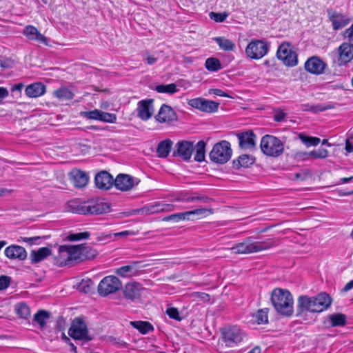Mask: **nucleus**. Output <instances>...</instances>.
<instances>
[{
  "label": "nucleus",
  "instance_id": "16",
  "mask_svg": "<svg viewBox=\"0 0 353 353\" xmlns=\"http://www.w3.org/2000/svg\"><path fill=\"white\" fill-rule=\"evenodd\" d=\"M327 14L335 30L343 28L351 21L350 18L334 10H327Z\"/></svg>",
  "mask_w": 353,
  "mask_h": 353
},
{
  "label": "nucleus",
  "instance_id": "2",
  "mask_svg": "<svg viewBox=\"0 0 353 353\" xmlns=\"http://www.w3.org/2000/svg\"><path fill=\"white\" fill-rule=\"evenodd\" d=\"M68 210L79 214H101L110 210V205L103 199H91L84 202L70 201Z\"/></svg>",
  "mask_w": 353,
  "mask_h": 353
},
{
  "label": "nucleus",
  "instance_id": "47",
  "mask_svg": "<svg viewBox=\"0 0 353 353\" xmlns=\"http://www.w3.org/2000/svg\"><path fill=\"white\" fill-rule=\"evenodd\" d=\"M17 314L21 317L26 319L30 315V309L29 306L24 303H20L16 306Z\"/></svg>",
  "mask_w": 353,
  "mask_h": 353
},
{
  "label": "nucleus",
  "instance_id": "42",
  "mask_svg": "<svg viewBox=\"0 0 353 353\" xmlns=\"http://www.w3.org/2000/svg\"><path fill=\"white\" fill-rule=\"evenodd\" d=\"M155 90L159 93H166L169 94H173L178 92L176 85L174 83L161 84L157 85Z\"/></svg>",
  "mask_w": 353,
  "mask_h": 353
},
{
  "label": "nucleus",
  "instance_id": "45",
  "mask_svg": "<svg viewBox=\"0 0 353 353\" xmlns=\"http://www.w3.org/2000/svg\"><path fill=\"white\" fill-rule=\"evenodd\" d=\"M299 138L307 146H316L321 142V139L318 137H308L303 134H299Z\"/></svg>",
  "mask_w": 353,
  "mask_h": 353
},
{
  "label": "nucleus",
  "instance_id": "62",
  "mask_svg": "<svg viewBox=\"0 0 353 353\" xmlns=\"http://www.w3.org/2000/svg\"><path fill=\"white\" fill-rule=\"evenodd\" d=\"M145 60L148 65H153L157 61L158 59L154 56L150 55L148 53H147V56Z\"/></svg>",
  "mask_w": 353,
  "mask_h": 353
},
{
  "label": "nucleus",
  "instance_id": "9",
  "mask_svg": "<svg viewBox=\"0 0 353 353\" xmlns=\"http://www.w3.org/2000/svg\"><path fill=\"white\" fill-rule=\"evenodd\" d=\"M68 334L75 340L85 341L92 340V337L88 335L87 325L82 317H77L72 321Z\"/></svg>",
  "mask_w": 353,
  "mask_h": 353
},
{
  "label": "nucleus",
  "instance_id": "64",
  "mask_svg": "<svg viewBox=\"0 0 353 353\" xmlns=\"http://www.w3.org/2000/svg\"><path fill=\"white\" fill-rule=\"evenodd\" d=\"M352 288H353V279L345 284V285L342 289V291L343 292H347Z\"/></svg>",
  "mask_w": 353,
  "mask_h": 353
},
{
  "label": "nucleus",
  "instance_id": "1",
  "mask_svg": "<svg viewBox=\"0 0 353 353\" xmlns=\"http://www.w3.org/2000/svg\"><path fill=\"white\" fill-rule=\"evenodd\" d=\"M332 299L326 293H320L316 296H299L297 299L296 316L306 312H321L331 305Z\"/></svg>",
  "mask_w": 353,
  "mask_h": 353
},
{
  "label": "nucleus",
  "instance_id": "55",
  "mask_svg": "<svg viewBox=\"0 0 353 353\" xmlns=\"http://www.w3.org/2000/svg\"><path fill=\"white\" fill-rule=\"evenodd\" d=\"M112 239V233H99L95 234V240L97 241H109Z\"/></svg>",
  "mask_w": 353,
  "mask_h": 353
},
{
  "label": "nucleus",
  "instance_id": "60",
  "mask_svg": "<svg viewBox=\"0 0 353 353\" xmlns=\"http://www.w3.org/2000/svg\"><path fill=\"white\" fill-rule=\"evenodd\" d=\"M210 94H213L219 97H229V95L221 89H210L209 90Z\"/></svg>",
  "mask_w": 353,
  "mask_h": 353
},
{
  "label": "nucleus",
  "instance_id": "56",
  "mask_svg": "<svg viewBox=\"0 0 353 353\" xmlns=\"http://www.w3.org/2000/svg\"><path fill=\"white\" fill-rule=\"evenodd\" d=\"M166 314L169 316L170 318H171L172 319L177 320V321L181 320V317L179 316V311L175 307L168 308L166 310Z\"/></svg>",
  "mask_w": 353,
  "mask_h": 353
},
{
  "label": "nucleus",
  "instance_id": "51",
  "mask_svg": "<svg viewBox=\"0 0 353 353\" xmlns=\"http://www.w3.org/2000/svg\"><path fill=\"white\" fill-rule=\"evenodd\" d=\"M90 234L88 232L74 233L68 234L67 239L70 241H75L82 239H87L90 237Z\"/></svg>",
  "mask_w": 353,
  "mask_h": 353
},
{
  "label": "nucleus",
  "instance_id": "26",
  "mask_svg": "<svg viewBox=\"0 0 353 353\" xmlns=\"http://www.w3.org/2000/svg\"><path fill=\"white\" fill-rule=\"evenodd\" d=\"M46 92V86L41 82H35L28 85L25 89V94L30 98L43 96Z\"/></svg>",
  "mask_w": 353,
  "mask_h": 353
},
{
  "label": "nucleus",
  "instance_id": "5",
  "mask_svg": "<svg viewBox=\"0 0 353 353\" xmlns=\"http://www.w3.org/2000/svg\"><path fill=\"white\" fill-rule=\"evenodd\" d=\"M260 147L262 152L269 157H278L284 152L283 143L277 137L266 134L261 138Z\"/></svg>",
  "mask_w": 353,
  "mask_h": 353
},
{
  "label": "nucleus",
  "instance_id": "35",
  "mask_svg": "<svg viewBox=\"0 0 353 353\" xmlns=\"http://www.w3.org/2000/svg\"><path fill=\"white\" fill-rule=\"evenodd\" d=\"M176 200L184 202H193L199 201L206 203L209 201V198L204 196H193L191 194L185 193L179 196L176 198Z\"/></svg>",
  "mask_w": 353,
  "mask_h": 353
},
{
  "label": "nucleus",
  "instance_id": "30",
  "mask_svg": "<svg viewBox=\"0 0 353 353\" xmlns=\"http://www.w3.org/2000/svg\"><path fill=\"white\" fill-rule=\"evenodd\" d=\"M173 142L170 139H165L161 141L157 146V153L159 157L165 158L168 156Z\"/></svg>",
  "mask_w": 353,
  "mask_h": 353
},
{
  "label": "nucleus",
  "instance_id": "39",
  "mask_svg": "<svg viewBox=\"0 0 353 353\" xmlns=\"http://www.w3.org/2000/svg\"><path fill=\"white\" fill-rule=\"evenodd\" d=\"M331 107L326 106L322 104L312 105L310 103H305L301 105V110L303 111H310L314 113L323 112L326 110L330 109Z\"/></svg>",
  "mask_w": 353,
  "mask_h": 353
},
{
  "label": "nucleus",
  "instance_id": "13",
  "mask_svg": "<svg viewBox=\"0 0 353 353\" xmlns=\"http://www.w3.org/2000/svg\"><path fill=\"white\" fill-rule=\"evenodd\" d=\"M188 104L191 107L206 113L217 112L219 106V103L203 98H195L190 99L188 101Z\"/></svg>",
  "mask_w": 353,
  "mask_h": 353
},
{
  "label": "nucleus",
  "instance_id": "21",
  "mask_svg": "<svg viewBox=\"0 0 353 353\" xmlns=\"http://www.w3.org/2000/svg\"><path fill=\"white\" fill-rule=\"evenodd\" d=\"M239 147L244 150L253 149L256 145V135L252 131H246L238 135Z\"/></svg>",
  "mask_w": 353,
  "mask_h": 353
},
{
  "label": "nucleus",
  "instance_id": "61",
  "mask_svg": "<svg viewBox=\"0 0 353 353\" xmlns=\"http://www.w3.org/2000/svg\"><path fill=\"white\" fill-rule=\"evenodd\" d=\"M130 234H132L131 232H130L128 230H125V231L120 232L113 233L112 234V237H114V238H124V237L128 236Z\"/></svg>",
  "mask_w": 353,
  "mask_h": 353
},
{
  "label": "nucleus",
  "instance_id": "63",
  "mask_svg": "<svg viewBox=\"0 0 353 353\" xmlns=\"http://www.w3.org/2000/svg\"><path fill=\"white\" fill-rule=\"evenodd\" d=\"M8 95H9L8 90L3 87H0V102H1L3 101V99L8 97Z\"/></svg>",
  "mask_w": 353,
  "mask_h": 353
},
{
  "label": "nucleus",
  "instance_id": "41",
  "mask_svg": "<svg viewBox=\"0 0 353 353\" xmlns=\"http://www.w3.org/2000/svg\"><path fill=\"white\" fill-rule=\"evenodd\" d=\"M81 245L83 260H90L95 258L98 254L97 251L92 247L88 245L86 243Z\"/></svg>",
  "mask_w": 353,
  "mask_h": 353
},
{
  "label": "nucleus",
  "instance_id": "49",
  "mask_svg": "<svg viewBox=\"0 0 353 353\" xmlns=\"http://www.w3.org/2000/svg\"><path fill=\"white\" fill-rule=\"evenodd\" d=\"M99 121L110 123H114L117 121V115L113 113H109L106 112H103L102 110L100 111Z\"/></svg>",
  "mask_w": 353,
  "mask_h": 353
},
{
  "label": "nucleus",
  "instance_id": "50",
  "mask_svg": "<svg viewBox=\"0 0 353 353\" xmlns=\"http://www.w3.org/2000/svg\"><path fill=\"white\" fill-rule=\"evenodd\" d=\"M209 17H210V19L214 21L215 22L221 23V22H223L227 19V17H228V13L226 12H211L209 14Z\"/></svg>",
  "mask_w": 353,
  "mask_h": 353
},
{
  "label": "nucleus",
  "instance_id": "38",
  "mask_svg": "<svg viewBox=\"0 0 353 353\" xmlns=\"http://www.w3.org/2000/svg\"><path fill=\"white\" fill-rule=\"evenodd\" d=\"M50 318V314L44 310H39L34 316L33 321L37 323L39 327L42 330L44 328L46 324L47 320Z\"/></svg>",
  "mask_w": 353,
  "mask_h": 353
},
{
  "label": "nucleus",
  "instance_id": "58",
  "mask_svg": "<svg viewBox=\"0 0 353 353\" xmlns=\"http://www.w3.org/2000/svg\"><path fill=\"white\" fill-rule=\"evenodd\" d=\"M41 236H33V237H21L18 241H22L25 243H28L30 245H32L34 243H37V241L41 239Z\"/></svg>",
  "mask_w": 353,
  "mask_h": 353
},
{
  "label": "nucleus",
  "instance_id": "14",
  "mask_svg": "<svg viewBox=\"0 0 353 353\" xmlns=\"http://www.w3.org/2000/svg\"><path fill=\"white\" fill-rule=\"evenodd\" d=\"M153 103V99L141 100L138 102L136 112L140 119L148 121L152 117L154 111Z\"/></svg>",
  "mask_w": 353,
  "mask_h": 353
},
{
  "label": "nucleus",
  "instance_id": "40",
  "mask_svg": "<svg viewBox=\"0 0 353 353\" xmlns=\"http://www.w3.org/2000/svg\"><path fill=\"white\" fill-rule=\"evenodd\" d=\"M205 66L210 72H217L222 68L221 61L214 57L208 58L205 60Z\"/></svg>",
  "mask_w": 353,
  "mask_h": 353
},
{
  "label": "nucleus",
  "instance_id": "11",
  "mask_svg": "<svg viewBox=\"0 0 353 353\" xmlns=\"http://www.w3.org/2000/svg\"><path fill=\"white\" fill-rule=\"evenodd\" d=\"M269 47L266 42L262 40H252L245 50L248 57L252 59H260L268 52Z\"/></svg>",
  "mask_w": 353,
  "mask_h": 353
},
{
  "label": "nucleus",
  "instance_id": "25",
  "mask_svg": "<svg viewBox=\"0 0 353 353\" xmlns=\"http://www.w3.org/2000/svg\"><path fill=\"white\" fill-rule=\"evenodd\" d=\"M71 253L70 252V245H63L59 248V253L55 256V263L59 266L70 265Z\"/></svg>",
  "mask_w": 353,
  "mask_h": 353
},
{
  "label": "nucleus",
  "instance_id": "27",
  "mask_svg": "<svg viewBox=\"0 0 353 353\" xmlns=\"http://www.w3.org/2000/svg\"><path fill=\"white\" fill-rule=\"evenodd\" d=\"M23 34L29 39L37 41L40 43L47 44V38L41 34L38 30L33 26H27L25 27Z\"/></svg>",
  "mask_w": 353,
  "mask_h": 353
},
{
  "label": "nucleus",
  "instance_id": "6",
  "mask_svg": "<svg viewBox=\"0 0 353 353\" xmlns=\"http://www.w3.org/2000/svg\"><path fill=\"white\" fill-rule=\"evenodd\" d=\"M221 340L226 347H233L241 343L245 338V333L238 326H225L220 330Z\"/></svg>",
  "mask_w": 353,
  "mask_h": 353
},
{
  "label": "nucleus",
  "instance_id": "32",
  "mask_svg": "<svg viewBox=\"0 0 353 353\" xmlns=\"http://www.w3.org/2000/svg\"><path fill=\"white\" fill-rule=\"evenodd\" d=\"M205 146L206 143L203 140L199 141L195 146H194V150H195L196 152L194 157L195 161L202 162L205 160Z\"/></svg>",
  "mask_w": 353,
  "mask_h": 353
},
{
  "label": "nucleus",
  "instance_id": "53",
  "mask_svg": "<svg viewBox=\"0 0 353 353\" xmlns=\"http://www.w3.org/2000/svg\"><path fill=\"white\" fill-rule=\"evenodd\" d=\"M308 154L314 159H325L328 156V151L326 149L321 148L317 150L311 151Z\"/></svg>",
  "mask_w": 353,
  "mask_h": 353
},
{
  "label": "nucleus",
  "instance_id": "37",
  "mask_svg": "<svg viewBox=\"0 0 353 353\" xmlns=\"http://www.w3.org/2000/svg\"><path fill=\"white\" fill-rule=\"evenodd\" d=\"M54 95L61 101L71 100L74 97L73 92L66 88H61L54 92Z\"/></svg>",
  "mask_w": 353,
  "mask_h": 353
},
{
  "label": "nucleus",
  "instance_id": "54",
  "mask_svg": "<svg viewBox=\"0 0 353 353\" xmlns=\"http://www.w3.org/2000/svg\"><path fill=\"white\" fill-rule=\"evenodd\" d=\"M165 207H169V205L164 204H157L154 205L149 206L145 208V210L148 214H154L157 212H159L164 210H168V209L165 208Z\"/></svg>",
  "mask_w": 353,
  "mask_h": 353
},
{
  "label": "nucleus",
  "instance_id": "17",
  "mask_svg": "<svg viewBox=\"0 0 353 353\" xmlns=\"http://www.w3.org/2000/svg\"><path fill=\"white\" fill-rule=\"evenodd\" d=\"M114 185L119 190L129 191L134 186V179L129 174H119L114 179Z\"/></svg>",
  "mask_w": 353,
  "mask_h": 353
},
{
  "label": "nucleus",
  "instance_id": "15",
  "mask_svg": "<svg viewBox=\"0 0 353 353\" xmlns=\"http://www.w3.org/2000/svg\"><path fill=\"white\" fill-rule=\"evenodd\" d=\"M176 150L173 152L175 157H179L183 161H188L190 159L194 151V144L192 141H181L175 145Z\"/></svg>",
  "mask_w": 353,
  "mask_h": 353
},
{
  "label": "nucleus",
  "instance_id": "3",
  "mask_svg": "<svg viewBox=\"0 0 353 353\" xmlns=\"http://www.w3.org/2000/svg\"><path fill=\"white\" fill-rule=\"evenodd\" d=\"M271 301L275 310L281 315L290 316L294 312V301L291 293L280 288L274 289L272 292Z\"/></svg>",
  "mask_w": 353,
  "mask_h": 353
},
{
  "label": "nucleus",
  "instance_id": "33",
  "mask_svg": "<svg viewBox=\"0 0 353 353\" xmlns=\"http://www.w3.org/2000/svg\"><path fill=\"white\" fill-rule=\"evenodd\" d=\"M130 324L139 331L142 334H146L153 330V326L148 321H130Z\"/></svg>",
  "mask_w": 353,
  "mask_h": 353
},
{
  "label": "nucleus",
  "instance_id": "19",
  "mask_svg": "<svg viewBox=\"0 0 353 353\" xmlns=\"http://www.w3.org/2000/svg\"><path fill=\"white\" fill-rule=\"evenodd\" d=\"M94 183L99 189L107 190L114 185V179L108 172L101 171L96 174Z\"/></svg>",
  "mask_w": 353,
  "mask_h": 353
},
{
  "label": "nucleus",
  "instance_id": "59",
  "mask_svg": "<svg viewBox=\"0 0 353 353\" xmlns=\"http://www.w3.org/2000/svg\"><path fill=\"white\" fill-rule=\"evenodd\" d=\"M285 116L286 114L283 110H279L275 111L274 119L277 122H281L285 120Z\"/></svg>",
  "mask_w": 353,
  "mask_h": 353
},
{
  "label": "nucleus",
  "instance_id": "36",
  "mask_svg": "<svg viewBox=\"0 0 353 353\" xmlns=\"http://www.w3.org/2000/svg\"><path fill=\"white\" fill-rule=\"evenodd\" d=\"M329 320L332 327L343 326L346 324V316L341 313L330 315Z\"/></svg>",
  "mask_w": 353,
  "mask_h": 353
},
{
  "label": "nucleus",
  "instance_id": "23",
  "mask_svg": "<svg viewBox=\"0 0 353 353\" xmlns=\"http://www.w3.org/2000/svg\"><path fill=\"white\" fill-rule=\"evenodd\" d=\"M5 255L11 260L18 259L19 261L25 260L27 257V252L24 248L12 245L5 249Z\"/></svg>",
  "mask_w": 353,
  "mask_h": 353
},
{
  "label": "nucleus",
  "instance_id": "22",
  "mask_svg": "<svg viewBox=\"0 0 353 353\" xmlns=\"http://www.w3.org/2000/svg\"><path fill=\"white\" fill-rule=\"evenodd\" d=\"M143 289L142 285L139 283H128L123 290L124 297L131 301L138 299L141 296Z\"/></svg>",
  "mask_w": 353,
  "mask_h": 353
},
{
  "label": "nucleus",
  "instance_id": "20",
  "mask_svg": "<svg viewBox=\"0 0 353 353\" xmlns=\"http://www.w3.org/2000/svg\"><path fill=\"white\" fill-rule=\"evenodd\" d=\"M326 64L317 57H312L305 63V69L310 73L320 74L324 72Z\"/></svg>",
  "mask_w": 353,
  "mask_h": 353
},
{
  "label": "nucleus",
  "instance_id": "8",
  "mask_svg": "<svg viewBox=\"0 0 353 353\" xmlns=\"http://www.w3.org/2000/svg\"><path fill=\"white\" fill-rule=\"evenodd\" d=\"M344 37L347 38L348 42H343L338 48L340 64H345L353 59V23L345 30Z\"/></svg>",
  "mask_w": 353,
  "mask_h": 353
},
{
  "label": "nucleus",
  "instance_id": "44",
  "mask_svg": "<svg viewBox=\"0 0 353 353\" xmlns=\"http://www.w3.org/2000/svg\"><path fill=\"white\" fill-rule=\"evenodd\" d=\"M268 310L267 308L261 309L254 315V318L258 324H265L268 322Z\"/></svg>",
  "mask_w": 353,
  "mask_h": 353
},
{
  "label": "nucleus",
  "instance_id": "46",
  "mask_svg": "<svg viewBox=\"0 0 353 353\" xmlns=\"http://www.w3.org/2000/svg\"><path fill=\"white\" fill-rule=\"evenodd\" d=\"M134 268L132 265H124L119 268H118L116 270V273L122 276V277H127V276H131L134 274Z\"/></svg>",
  "mask_w": 353,
  "mask_h": 353
},
{
  "label": "nucleus",
  "instance_id": "18",
  "mask_svg": "<svg viewBox=\"0 0 353 353\" xmlns=\"http://www.w3.org/2000/svg\"><path fill=\"white\" fill-rule=\"evenodd\" d=\"M70 179L73 185L77 188H84L88 183V174L79 169H72L69 173Z\"/></svg>",
  "mask_w": 353,
  "mask_h": 353
},
{
  "label": "nucleus",
  "instance_id": "57",
  "mask_svg": "<svg viewBox=\"0 0 353 353\" xmlns=\"http://www.w3.org/2000/svg\"><path fill=\"white\" fill-rule=\"evenodd\" d=\"M10 278L8 276H0V290H5L10 285Z\"/></svg>",
  "mask_w": 353,
  "mask_h": 353
},
{
  "label": "nucleus",
  "instance_id": "48",
  "mask_svg": "<svg viewBox=\"0 0 353 353\" xmlns=\"http://www.w3.org/2000/svg\"><path fill=\"white\" fill-rule=\"evenodd\" d=\"M282 61L287 66H295L298 63L297 55L296 52L292 50L288 54V57H284V59Z\"/></svg>",
  "mask_w": 353,
  "mask_h": 353
},
{
  "label": "nucleus",
  "instance_id": "31",
  "mask_svg": "<svg viewBox=\"0 0 353 353\" xmlns=\"http://www.w3.org/2000/svg\"><path fill=\"white\" fill-rule=\"evenodd\" d=\"M213 40L217 43L219 48L224 51H234L235 49L234 42L224 37H214Z\"/></svg>",
  "mask_w": 353,
  "mask_h": 353
},
{
  "label": "nucleus",
  "instance_id": "12",
  "mask_svg": "<svg viewBox=\"0 0 353 353\" xmlns=\"http://www.w3.org/2000/svg\"><path fill=\"white\" fill-rule=\"evenodd\" d=\"M207 209L205 208H199L193 210L179 212L172 214L169 216H166L162 219L163 221H172L174 223H179L181 221H192L194 220L193 216H196L198 217H201L205 216V214L207 212Z\"/></svg>",
  "mask_w": 353,
  "mask_h": 353
},
{
  "label": "nucleus",
  "instance_id": "10",
  "mask_svg": "<svg viewBox=\"0 0 353 353\" xmlns=\"http://www.w3.org/2000/svg\"><path fill=\"white\" fill-rule=\"evenodd\" d=\"M122 287L121 281L115 276L104 277L98 285V292L101 296H106L114 293Z\"/></svg>",
  "mask_w": 353,
  "mask_h": 353
},
{
  "label": "nucleus",
  "instance_id": "4",
  "mask_svg": "<svg viewBox=\"0 0 353 353\" xmlns=\"http://www.w3.org/2000/svg\"><path fill=\"white\" fill-rule=\"evenodd\" d=\"M273 246H274V243L270 239L256 241L254 237L250 236L245 239L242 242L236 243L230 248V250L235 254H248L265 250Z\"/></svg>",
  "mask_w": 353,
  "mask_h": 353
},
{
  "label": "nucleus",
  "instance_id": "52",
  "mask_svg": "<svg viewBox=\"0 0 353 353\" xmlns=\"http://www.w3.org/2000/svg\"><path fill=\"white\" fill-rule=\"evenodd\" d=\"M100 110L95 109L91 111L81 112V116L88 119L99 121Z\"/></svg>",
  "mask_w": 353,
  "mask_h": 353
},
{
  "label": "nucleus",
  "instance_id": "24",
  "mask_svg": "<svg viewBox=\"0 0 353 353\" xmlns=\"http://www.w3.org/2000/svg\"><path fill=\"white\" fill-rule=\"evenodd\" d=\"M155 118L160 123L170 122L176 119V114L170 106L163 104Z\"/></svg>",
  "mask_w": 353,
  "mask_h": 353
},
{
  "label": "nucleus",
  "instance_id": "29",
  "mask_svg": "<svg viewBox=\"0 0 353 353\" xmlns=\"http://www.w3.org/2000/svg\"><path fill=\"white\" fill-rule=\"evenodd\" d=\"M255 161V158L253 156L248 154H242L236 160L233 161V168L239 169L240 168H248L252 165Z\"/></svg>",
  "mask_w": 353,
  "mask_h": 353
},
{
  "label": "nucleus",
  "instance_id": "43",
  "mask_svg": "<svg viewBox=\"0 0 353 353\" xmlns=\"http://www.w3.org/2000/svg\"><path fill=\"white\" fill-rule=\"evenodd\" d=\"M292 51L290 44L287 43H281L276 52V57L279 59L283 61L284 57H288V54Z\"/></svg>",
  "mask_w": 353,
  "mask_h": 353
},
{
  "label": "nucleus",
  "instance_id": "28",
  "mask_svg": "<svg viewBox=\"0 0 353 353\" xmlns=\"http://www.w3.org/2000/svg\"><path fill=\"white\" fill-rule=\"evenodd\" d=\"M52 253L50 248L47 247L41 248L37 250H32L30 253L32 263H39L46 259Z\"/></svg>",
  "mask_w": 353,
  "mask_h": 353
},
{
  "label": "nucleus",
  "instance_id": "34",
  "mask_svg": "<svg viewBox=\"0 0 353 353\" xmlns=\"http://www.w3.org/2000/svg\"><path fill=\"white\" fill-rule=\"evenodd\" d=\"M71 263L83 261L81 245H70Z\"/></svg>",
  "mask_w": 353,
  "mask_h": 353
},
{
  "label": "nucleus",
  "instance_id": "7",
  "mask_svg": "<svg viewBox=\"0 0 353 353\" xmlns=\"http://www.w3.org/2000/svg\"><path fill=\"white\" fill-rule=\"evenodd\" d=\"M232 153L230 143L227 141H221L213 146L209 157L212 162L224 164L230 159Z\"/></svg>",
  "mask_w": 353,
  "mask_h": 353
}]
</instances>
